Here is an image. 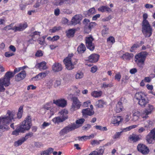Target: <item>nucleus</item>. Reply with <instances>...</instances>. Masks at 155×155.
Returning a JSON list of instances; mask_svg holds the SVG:
<instances>
[{"label": "nucleus", "mask_w": 155, "mask_h": 155, "mask_svg": "<svg viewBox=\"0 0 155 155\" xmlns=\"http://www.w3.org/2000/svg\"><path fill=\"white\" fill-rule=\"evenodd\" d=\"M107 41L108 42H110L112 44L114 43L115 42L114 38L112 36L110 37L109 38H107Z\"/></svg>", "instance_id": "5fc2aeb1"}, {"label": "nucleus", "mask_w": 155, "mask_h": 155, "mask_svg": "<svg viewBox=\"0 0 155 155\" xmlns=\"http://www.w3.org/2000/svg\"><path fill=\"white\" fill-rule=\"evenodd\" d=\"M139 47V45L138 44H134L131 48L130 51L131 52L134 51V50H135L136 48Z\"/></svg>", "instance_id": "680f3d73"}, {"label": "nucleus", "mask_w": 155, "mask_h": 155, "mask_svg": "<svg viewBox=\"0 0 155 155\" xmlns=\"http://www.w3.org/2000/svg\"><path fill=\"white\" fill-rule=\"evenodd\" d=\"M53 103L59 107H64L67 105V101L64 99L54 100Z\"/></svg>", "instance_id": "2eb2a0df"}, {"label": "nucleus", "mask_w": 155, "mask_h": 155, "mask_svg": "<svg viewBox=\"0 0 155 155\" xmlns=\"http://www.w3.org/2000/svg\"><path fill=\"white\" fill-rule=\"evenodd\" d=\"M128 138L131 141L134 143L140 140L141 139V136L140 135L133 133L129 136Z\"/></svg>", "instance_id": "f3484780"}, {"label": "nucleus", "mask_w": 155, "mask_h": 155, "mask_svg": "<svg viewBox=\"0 0 155 155\" xmlns=\"http://www.w3.org/2000/svg\"><path fill=\"white\" fill-rule=\"evenodd\" d=\"M81 18V16L79 15H76L71 20L72 24L75 25L79 23Z\"/></svg>", "instance_id": "aec40b11"}, {"label": "nucleus", "mask_w": 155, "mask_h": 155, "mask_svg": "<svg viewBox=\"0 0 155 155\" xmlns=\"http://www.w3.org/2000/svg\"><path fill=\"white\" fill-rule=\"evenodd\" d=\"M134 56V55L132 53H126L123 54L122 56V58L124 60H129Z\"/></svg>", "instance_id": "393cba45"}, {"label": "nucleus", "mask_w": 155, "mask_h": 155, "mask_svg": "<svg viewBox=\"0 0 155 155\" xmlns=\"http://www.w3.org/2000/svg\"><path fill=\"white\" fill-rule=\"evenodd\" d=\"M32 120L30 116H28L20 124L17 125L16 129L12 132L13 135L17 136L19 133H24L25 131L29 130L32 126Z\"/></svg>", "instance_id": "f03ea898"}, {"label": "nucleus", "mask_w": 155, "mask_h": 155, "mask_svg": "<svg viewBox=\"0 0 155 155\" xmlns=\"http://www.w3.org/2000/svg\"><path fill=\"white\" fill-rule=\"evenodd\" d=\"M34 145L35 147L37 148H40L43 147V145L42 143L39 142H35V143Z\"/></svg>", "instance_id": "bf43d9fd"}, {"label": "nucleus", "mask_w": 155, "mask_h": 155, "mask_svg": "<svg viewBox=\"0 0 155 155\" xmlns=\"http://www.w3.org/2000/svg\"><path fill=\"white\" fill-rule=\"evenodd\" d=\"M82 113L83 117L85 118H87V116H91L94 114V111L93 110H91L89 108L83 109L82 111Z\"/></svg>", "instance_id": "4468645a"}, {"label": "nucleus", "mask_w": 155, "mask_h": 155, "mask_svg": "<svg viewBox=\"0 0 155 155\" xmlns=\"http://www.w3.org/2000/svg\"><path fill=\"white\" fill-rule=\"evenodd\" d=\"M104 152V147H100L99 150L98 151L94 150L93 151V153L94 155H103Z\"/></svg>", "instance_id": "c756f323"}, {"label": "nucleus", "mask_w": 155, "mask_h": 155, "mask_svg": "<svg viewBox=\"0 0 155 155\" xmlns=\"http://www.w3.org/2000/svg\"><path fill=\"white\" fill-rule=\"evenodd\" d=\"M15 114V112L8 110L6 116L0 117V133H2L9 129L8 126L12 120H14Z\"/></svg>", "instance_id": "f257e3e1"}, {"label": "nucleus", "mask_w": 155, "mask_h": 155, "mask_svg": "<svg viewBox=\"0 0 155 155\" xmlns=\"http://www.w3.org/2000/svg\"><path fill=\"white\" fill-rule=\"evenodd\" d=\"M25 141L23 138L22 137L20 140L15 142L14 143V146L15 147H18L21 145Z\"/></svg>", "instance_id": "f704fd0d"}, {"label": "nucleus", "mask_w": 155, "mask_h": 155, "mask_svg": "<svg viewBox=\"0 0 155 155\" xmlns=\"http://www.w3.org/2000/svg\"><path fill=\"white\" fill-rule=\"evenodd\" d=\"M71 0H58L55 3L56 5H61L64 4H70Z\"/></svg>", "instance_id": "bb28decb"}, {"label": "nucleus", "mask_w": 155, "mask_h": 155, "mask_svg": "<svg viewBox=\"0 0 155 155\" xmlns=\"http://www.w3.org/2000/svg\"><path fill=\"white\" fill-rule=\"evenodd\" d=\"M94 127H95L97 129L101 131H107V130L106 127H102L100 126L96 125Z\"/></svg>", "instance_id": "a19ab883"}, {"label": "nucleus", "mask_w": 155, "mask_h": 155, "mask_svg": "<svg viewBox=\"0 0 155 155\" xmlns=\"http://www.w3.org/2000/svg\"><path fill=\"white\" fill-rule=\"evenodd\" d=\"M104 104H105V102L102 100H99L96 102V106L98 108L103 107Z\"/></svg>", "instance_id": "c9c22d12"}, {"label": "nucleus", "mask_w": 155, "mask_h": 155, "mask_svg": "<svg viewBox=\"0 0 155 155\" xmlns=\"http://www.w3.org/2000/svg\"><path fill=\"white\" fill-rule=\"evenodd\" d=\"M143 20L142 23L148 22V21L147 20V13H144L143 15Z\"/></svg>", "instance_id": "4d7b16f0"}, {"label": "nucleus", "mask_w": 155, "mask_h": 155, "mask_svg": "<svg viewBox=\"0 0 155 155\" xmlns=\"http://www.w3.org/2000/svg\"><path fill=\"white\" fill-rule=\"evenodd\" d=\"M99 56L98 54H93L91 55L88 58V60L92 63L96 62L98 60Z\"/></svg>", "instance_id": "6ab92c4d"}, {"label": "nucleus", "mask_w": 155, "mask_h": 155, "mask_svg": "<svg viewBox=\"0 0 155 155\" xmlns=\"http://www.w3.org/2000/svg\"><path fill=\"white\" fill-rule=\"evenodd\" d=\"M152 124V122L150 120H148L147 121H145L144 123V127L145 128H148L150 126V125H151Z\"/></svg>", "instance_id": "c03bdc74"}, {"label": "nucleus", "mask_w": 155, "mask_h": 155, "mask_svg": "<svg viewBox=\"0 0 155 155\" xmlns=\"http://www.w3.org/2000/svg\"><path fill=\"white\" fill-rule=\"evenodd\" d=\"M14 76L13 72L8 71L5 74L4 78H12Z\"/></svg>", "instance_id": "ea45409f"}, {"label": "nucleus", "mask_w": 155, "mask_h": 155, "mask_svg": "<svg viewBox=\"0 0 155 155\" xmlns=\"http://www.w3.org/2000/svg\"><path fill=\"white\" fill-rule=\"evenodd\" d=\"M85 120L84 118L77 120L76 121V124L74 123H71L61 130L59 132L60 135L63 136L69 132L78 128L82 126Z\"/></svg>", "instance_id": "7ed1b4c3"}, {"label": "nucleus", "mask_w": 155, "mask_h": 155, "mask_svg": "<svg viewBox=\"0 0 155 155\" xmlns=\"http://www.w3.org/2000/svg\"><path fill=\"white\" fill-rule=\"evenodd\" d=\"M46 64V62L43 61L38 64V67L40 69L45 70L47 68Z\"/></svg>", "instance_id": "7c9ffc66"}, {"label": "nucleus", "mask_w": 155, "mask_h": 155, "mask_svg": "<svg viewBox=\"0 0 155 155\" xmlns=\"http://www.w3.org/2000/svg\"><path fill=\"white\" fill-rule=\"evenodd\" d=\"M102 94V92L101 91H94L91 92V95L95 97H101Z\"/></svg>", "instance_id": "c85d7f7f"}, {"label": "nucleus", "mask_w": 155, "mask_h": 155, "mask_svg": "<svg viewBox=\"0 0 155 155\" xmlns=\"http://www.w3.org/2000/svg\"><path fill=\"white\" fill-rule=\"evenodd\" d=\"M26 74L25 71H22L19 73L17 74L16 77L17 78H25L26 76Z\"/></svg>", "instance_id": "58836bf2"}, {"label": "nucleus", "mask_w": 155, "mask_h": 155, "mask_svg": "<svg viewBox=\"0 0 155 155\" xmlns=\"http://www.w3.org/2000/svg\"><path fill=\"white\" fill-rule=\"evenodd\" d=\"M33 136V134L31 132H29L26 133L25 137H23V138L25 141L27 140L29 138L32 137Z\"/></svg>", "instance_id": "4c0bfd02"}, {"label": "nucleus", "mask_w": 155, "mask_h": 155, "mask_svg": "<svg viewBox=\"0 0 155 155\" xmlns=\"http://www.w3.org/2000/svg\"><path fill=\"white\" fill-rule=\"evenodd\" d=\"M50 103H48L45 105L44 106L43 108L45 110H49L51 111V107L50 106Z\"/></svg>", "instance_id": "37998d69"}, {"label": "nucleus", "mask_w": 155, "mask_h": 155, "mask_svg": "<svg viewBox=\"0 0 155 155\" xmlns=\"http://www.w3.org/2000/svg\"><path fill=\"white\" fill-rule=\"evenodd\" d=\"M137 127V125H134L130 126L128 127L123 130V131H127L130 130L131 129L135 128Z\"/></svg>", "instance_id": "79ce46f5"}, {"label": "nucleus", "mask_w": 155, "mask_h": 155, "mask_svg": "<svg viewBox=\"0 0 155 155\" xmlns=\"http://www.w3.org/2000/svg\"><path fill=\"white\" fill-rule=\"evenodd\" d=\"M123 108L122 104H119L117 103L115 108V111L117 113H119L123 110Z\"/></svg>", "instance_id": "2f4dec72"}, {"label": "nucleus", "mask_w": 155, "mask_h": 155, "mask_svg": "<svg viewBox=\"0 0 155 155\" xmlns=\"http://www.w3.org/2000/svg\"><path fill=\"white\" fill-rule=\"evenodd\" d=\"M78 139L79 141H86L88 140L87 136H83L82 137H78Z\"/></svg>", "instance_id": "864d4df0"}, {"label": "nucleus", "mask_w": 155, "mask_h": 155, "mask_svg": "<svg viewBox=\"0 0 155 155\" xmlns=\"http://www.w3.org/2000/svg\"><path fill=\"white\" fill-rule=\"evenodd\" d=\"M28 27V25L26 23L23 24H20L18 26H15L13 28L12 30L15 31H22L25 30Z\"/></svg>", "instance_id": "dca6fc26"}, {"label": "nucleus", "mask_w": 155, "mask_h": 155, "mask_svg": "<svg viewBox=\"0 0 155 155\" xmlns=\"http://www.w3.org/2000/svg\"><path fill=\"white\" fill-rule=\"evenodd\" d=\"M36 86H34L33 85H30L27 87V90H29L30 89H31L32 90H35L36 89Z\"/></svg>", "instance_id": "774afa93"}, {"label": "nucleus", "mask_w": 155, "mask_h": 155, "mask_svg": "<svg viewBox=\"0 0 155 155\" xmlns=\"http://www.w3.org/2000/svg\"><path fill=\"white\" fill-rule=\"evenodd\" d=\"M38 43L41 45H43L45 43V41L44 39H42L41 38H39L38 40Z\"/></svg>", "instance_id": "69168bd1"}, {"label": "nucleus", "mask_w": 155, "mask_h": 155, "mask_svg": "<svg viewBox=\"0 0 155 155\" xmlns=\"http://www.w3.org/2000/svg\"><path fill=\"white\" fill-rule=\"evenodd\" d=\"M138 150L143 154H148L150 150L144 144H138L137 146Z\"/></svg>", "instance_id": "9b49d317"}, {"label": "nucleus", "mask_w": 155, "mask_h": 155, "mask_svg": "<svg viewBox=\"0 0 155 155\" xmlns=\"http://www.w3.org/2000/svg\"><path fill=\"white\" fill-rule=\"evenodd\" d=\"M14 55V54L13 53L11 52L10 51L6 52L5 53V55L6 57H9Z\"/></svg>", "instance_id": "13d9d810"}, {"label": "nucleus", "mask_w": 155, "mask_h": 155, "mask_svg": "<svg viewBox=\"0 0 155 155\" xmlns=\"http://www.w3.org/2000/svg\"><path fill=\"white\" fill-rule=\"evenodd\" d=\"M62 65L58 62L55 63L52 66V70L54 72H57L61 71L62 69Z\"/></svg>", "instance_id": "a211bd4d"}, {"label": "nucleus", "mask_w": 155, "mask_h": 155, "mask_svg": "<svg viewBox=\"0 0 155 155\" xmlns=\"http://www.w3.org/2000/svg\"><path fill=\"white\" fill-rule=\"evenodd\" d=\"M75 29H73L69 30L66 32L67 36L69 38L73 37L75 32Z\"/></svg>", "instance_id": "cd10ccee"}, {"label": "nucleus", "mask_w": 155, "mask_h": 155, "mask_svg": "<svg viewBox=\"0 0 155 155\" xmlns=\"http://www.w3.org/2000/svg\"><path fill=\"white\" fill-rule=\"evenodd\" d=\"M54 150V149L51 147H49L47 149L42 151L40 153L41 155H50Z\"/></svg>", "instance_id": "b1692460"}, {"label": "nucleus", "mask_w": 155, "mask_h": 155, "mask_svg": "<svg viewBox=\"0 0 155 155\" xmlns=\"http://www.w3.org/2000/svg\"><path fill=\"white\" fill-rule=\"evenodd\" d=\"M108 28H106L102 31V35L104 37L108 33Z\"/></svg>", "instance_id": "3c124183"}, {"label": "nucleus", "mask_w": 155, "mask_h": 155, "mask_svg": "<svg viewBox=\"0 0 155 155\" xmlns=\"http://www.w3.org/2000/svg\"><path fill=\"white\" fill-rule=\"evenodd\" d=\"M68 111L65 109L62 110L59 112V114L61 116V118L64 119V120L68 118Z\"/></svg>", "instance_id": "5701e85b"}, {"label": "nucleus", "mask_w": 155, "mask_h": 155, "mask_svg": "<svg viewBox=\"0 0 155 155\" xmlns=\"http://www.w3.org/2000/svg\"><path fill=\"white\" fill-rule=\"evenodd\" d=\"M64 62L67 69L71 70L74 68V66L71 62V58H66L64 60Z\"/></svg>", "instance_id": "f8f14e48"}, {"label": "nucleus", "mask_w": 155, "mask_h": 155, "mask_svg": "<svg viewBox=\"0 0 155 155\" xmlns=\"http://www.w3.org/2000/svg\"><path fill=\"white\" fill-rule=\"evenodd\" d=\"M154 109V107L153 105L150 104L148 105V108L145 109L144 110V113L145 114V117L147 118L148 117V115L151 114Z\"/></svg>", "instance_id": "4be33fe9"}, {"label": "nucleus", "mask_w": 155, "mask_h": 155, "mask_svg": "<svg viewBox=\"0 0 155 155\" xmlns=\"http://www.w3.org/2000/svg\"><path fill=\"white\" fill-rule=\"evenodd\" d=\"M94 40V39L92 36L86 37L85 39L86 45L87 47L91 51H93L95 48L94 44L92 43V41Z\"/></svg>", "instance_id": "9d476101"}, {"label": "nucleus", "mask_w": 155, "mask_h": 155, "mask_svg": "<svg viewBox=\"0 0 155 155\" xmlns=\"http://www.w3.org/2000/svg\"><path fill=\"white\" fill-rule=\"evenodd\" d=\"M10 78H3L0 79V92H4L5 88L4 87L8 86L10 84Z\"/></svg>", "instance_id": "6e6552de"}, {"label": "nucleus", "mask_w": 155, "mask_h": 155, "mask_svg": "<svg viewBox=\"0 0 155 155\" xmlns=\"http://www.w3.org/2000/svg\"><path fill=\"white\" fill-rule=\"evenodd\" d=\"M96 11L94 8H91L87 11L85 12V14L87 15L88 16H90L91 15H93L95 14Z\"/></svg>", "instance_id": "473e14b6"}, {"label": "nucleus", "mask_w": 155, "mask_h": 155, "mask_svg": "<svg viewBox=\"0 0 155 155\" xmlns=\"http://www.w3.org/2000/svg\"><path fill=\"white\" fill-rule=\"evenodd\" d=\"M127 100L124 97H121L119 101L118 102V104H122L123 103H125L127 102Z\"/></svg>", "instance_id": "de8ad7c7"}, {"label": "nucleus", "mask_w": 155, "mask_h": 155, "mask_svg": "<svg viewBox=\"0 0 155 155\" xmlns=\"http://www.w3.org/2000/svg\"><path fill=\"white\" fill-rule=\"evenodd\" d=\"M152 29L149 22L142 23V31L145 37H149L152 34Z\"/></svg>", "instance_id": "423d86ee"}, {"label": "nucleus", "mask_w": 155, "mask_h": 155, "mask_svg": "<svg viewBox=\"0 0 155 155\" xmlns=\"http://www.w3.org/2000/svg\"><path fill=\"white\" fill-rule=\"evenodd\" d=\"M72 101L71 108L70 109L71 111H74L80 108L81 105L78 98L76 97H73L71 98Z\"/></svg>", "instance_id": "0eeeda50"}, {"label": "nucleus", "mask_w": 155, "mask_h": 155, "mask_svg": "<svg viewBox=\"0 0 155 155\" xmlns=\"http://www.w3.org/2000/svg\"><path fill=\"white\" fill-rule=\"evenodd\" d=\"M21 68L20 67L18 68H15V69L14 70V71L13 72V73L14 74V75L17 73H18L20 71H21Z\"/></svg>", "instance_id": "338daca9"}, {"label": "nucleus", "mask_w": 155, "mask_h": 155, "mask_svg": "<svg viewBox=\"0 0 155 155\" xmlns=\"http://www.w3.org/2000/svg\"><path fill=\"white\" fill-rule=\"evenodd\" d=\"M60 28L61 27H57L55 26L52 29H50V31L51 33H54L59 30Z\"/></svg>", "instance_id": "8fccbe9b"}, {"label": "nucleus", "mask_w": 155, "mask_h": 155, "mask_svg": "<svg viewBox=\"0 0 155 155\" xmlns=\"http://www.w3.org/2000/svg\"><path fill=\"white\" fill-rule=\"evenodd\" d=\"M14 24V23H12L4 27V30L6 31H8V30H10V29L12 30V29L13 28H12V26Z\"/></svg>", "instance_id": "09e8293b"}, {"label": "nucleus", "mask_w": 155, "mask_h": 155, "mask_svg": "<svg viewBox=\"0 0 155 155\" xmlns=\"http://www.w3.org/2000/svg\"><path fill=\"white\" fill-rule=\"evenodd\" d=\"M123 119V118L121 116H114L112 118L111 123L114 124V126H118L120 123L122 121Z\"/></svg>", "instance_id": "ddd939ff"}, {"label": "nucleus", "mask_w": 155, "mask_h": 155, "mask_svg": "<svg viewBox=\"0 0 155 155\" xmlns=\"http://www.w3.org/2000/svg\"><path fill=\"white\" fill-rule=\"evenodd\" d=\"M47 72H42L39 73L34 78H41L45 77L46 76Z\"/></svg>", "instance_id": "a18cd8bd"}, {"label": "nucleus", "mask_w": 155, "mask_h": 155, "mask_svg": "<svg viewBox=\"0 0 155 155\" xmlns=\"http://www.w3.org/2000/svg\"><path fill=\"white\" fill-rule=\"evenodd\" d=\"M146 140L147 142L149 143H153L155 141V128L152 130L147 135Z\"/></svg>", "instance_id": "1a4fd4ad"}, {"label": "nucleus", "mask_w": 155, "mask_h": 155, "mask_svg": "<svg viewBox=\"0 0 155 155\" xmlns=\"http://www.w3.org/2000/svg\"><path fill=\"white\" fill-rule=\"evenodd\" d=\"M147 54L146 52H142L135 56V61L138 65L140 68H142L147 55Z\"/></svg>", "instance_id": "39448f33"}, {"label": "nucleus", "mask_w": 155, "mask_h": 155, "mask_svg": "<svg viewBox=\"0 0 155 155\" xmlns=\"http://www.w3.org/2000/svg\"><path fill=\"white\" fill-rule=\"evenodd\" d=\"M23 106H21L19 108L18 111L17 113V117L18 119H20L21 118L23 113Z\"/></svg>", "instance_id": "72a5a7b5"}, {"label": "nucleus", "mask_w": 155, "mask_h": 155, "mask_svg": "<svg viewBox=\"0 0 155 155\" xmlns=\"http://www.w3.org/2000/svg\"><path fill=\"white\" fill-rule=\"evenodd\" d=\"M122 132V131L120 132H117L113 136V138L114 139H117L119 138L120 136H121V134Z\"/></svg>", "instance_id": "49530a36"}, {"label": "nucleus", "mask_w": 155, "mask_h": 155, "mask_svg": "<svg viewBox=\"0 0 155 155\" xmlns=\"http://www.w3.org/2000/svg\"><path fill=\"white\" fill-rule=\"evenodd\" d=\"M98 10L102 12H106L110 13L112 12V9L107 6H102L98 8Z\"/></svg>", "instance_id": "412c9836"}, {"label": "nucleus", "mask_w": 155, "mask_h": 155, "mask_svg": "<svg viewBox=\"0 0 155 155\" xmlns=\"http://www.w3.org/2000/svg\"><path fill=\"white\" fill-rule=\"evenodd\" d=\"M91 127V126L90 124H87L83 127V130H87L88 129H89Z\"/></svg>", "instance_id": "0e129e2a"}, {"label": "nucleus", "mask_w": 155, "mask_h": 155, "mask_svg": "<svg viewBox=\"0 0 155 155\" xmlns=\"http://www.w3.org/2000/svg\"><path fill=\"white\" fill-rule=\"evenodd\" d=\"M96 25V24L94 22H91L89 23L88 26V28L90 31L91 30V29L92 28H93L94 26H95Z\"/></svg>", "instance_id": "603ef678"}, {"label": "nucleus", "mask_w": 155, "mask_h": 155, "mask_svg": "<svg viewBox=\"0 0 155 155\" xmlns=\"http://www.w3.org/2000/svg\"><path fill=\"white\" fill-rule=\"evenodd\" d=\"M134 98L137 101L138 104L142 107H144L149 102L146 95L142 92H137Z\"/></svg>", "instance_id": "20e7f679"}, {"label": "nucleus", "mask_w": 155, "mask_h": 155, "mask_svg": "<svg viewBox=\"0 0 155 155\" xmlns=\"http://www.w3.org/2000/svg\"><path fill=\"white\" fill-rule=\"evenodd\" d=\"M113 84L110 83L109 84H107L106 83H104L103 84V87L105 88H107L108 87H113Z\"/></svg>", "instance_id": "6e6d98bb"}, {"label": "nucleus", "mask_w": 155, "mask_h": 155, "mask_svg": "<svg viewBox=\"0 0 155 155\" xmlns=\"http://www.w3.org/2000/svg\"><path fill=\"white\" fill-rule=\"evenodd\" d=\"M90 104L91 101H88L84 103L83 106L84 107H88Z\"/></svg>", "instance_id": "e2e57ef3"}, {"label": "nucleus", "mask_w": 155, "mask_h": 155, "mask_svg": "<svg viewBox=\"0 0 155 155\" xmlns=\"http://www.w3.org/2000/svg\"><path fill=\"white\" fill-rule=\"evenodd\" d=\"M43 55V52L41 50L38 51L36 53L35 56L36 57H40L41 56Z\"/></svg>", "instance_id": "052dcab7"}, {"label": "nucleus", "mask_w": 155, "mask_h": 155, "mask_svg": "<svg viewBox=\"0 0 155 155\" xmlns=\"http://www.w3.org/2000/svg\"><path fill=\"white\" fill-rule=\"evenodd\" d=\"M52 121L55 123H58L64 121V119H63L62 118H61L60 117H56L53 118Z\"/></svg>", "instance_id": "e433bc0d"}, {"label": "nucleus", "mask_w": 155, "mask_h": 155, "mask_svg": "<svg viewBox=\"0 0 155 155\" xmlns=\"http://www.w3.org/2000/svg\"><path fill=\"white\" fill-rule=\"evenodd\" d=\"M86 48L85 45L83 43H81L77 48V51L78 53L81 54L84 52Z\"/></svg>", "instance_id": "a878e982"}]
</instances>
